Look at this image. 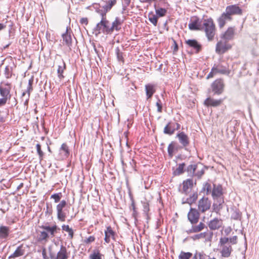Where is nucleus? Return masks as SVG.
<instances>
[{
    "label": "nucleus",
    "instance_id": "f257e3e1",
    "mask_svg": "<svg viewBox=\"0 0 259 259\" xmlns=\"http://www.w3.org/2000/svg\"><path fill=\"white\" fill-rule=\"evenodd\" d=\"M59 243L55 242V245H50L49 247V252L50 257L51 259H68V252H67L66 247L63 244L60 246V249L57 253L55 252V248L58 246Z\"/></svg>",
    "mask_w": 259,
    "mask_h": 259
},
{
    "label": "nucleus",
    "instance_id": "f03ea898",
    "mask_svg": "<svg viewBox=\"0 0 259 259\" xmlns=\"http://www.w3.org/2000/svg\"><path fill=\"white\" fill-rule=\"evenodd\" d=\"M208 40L213 39L215 34L216 28L213 20L211 18L204 19L201 27Z\"/></svg>",
    "mask_w": 259,
    "mask_h": 259
},
{
    "label": "nucleus",
    "instance_id": "7ed1b4c3",
    "mask_svg": "<svg viewBox=\"0 0 259 259\" xmlns=\"http://www.w3.org/2000/svg\"><path fill=\"white\" fill-rule=\"evenodd\" d=\"M109 21L107 20H101L97 24L95 31L98 33L111 34L110 27L109 25Z\"/></svg>",
    "mask_w": 259,
    "mask_h": 259
},
{
    "label": "nucleus",
    "instance_id": "20e7f679",
    "mask_svg": "<svg viewBox=\"0 0 259 259\" xmlns=\"http://www.w3.org/2000/svg\"><path fill=\"white\" fill-rule=\"evenodd\" d=\"M225 84L223 80L218 79L214 80L211 85L212 91L214 95H220L223 93L224 90Z\"/></svg>",
    "mask_w": 259,
    "mask_h": 259
},
{
    "label": "nucleus",
    "instance_id": "39448f33",
    "mask_svg": "<svg viewBox=\"0 0 259 259\" xmlns=\"http://www.w3.org/2000/svg\"><path fill=\"white\" fill-rule=\"evenodd\" d=\"M235 33V27H229L224 33L221 34L220 37L224 41H229L234 39Z\"/></svg>",
    "mask_w": 259,
    "mask_h": 259
},
{
    "label": "nucleus",
    "instance_id": "423d86ee",
    "mask_svg": "<svg viewBox=\"0 0 259 259\" xmlns=\"http://www.w3.org/2000/svg\"><path fill=\"white\" fill-rule=\"evenodd\" d=\"M67 204L66 201L64 200L61 201V202L57 205L56 209L57 212V218L61 221L64 222L66 219V213L63 210V209L66 206Z\"/></svg>",
    "mask_w": 259,
    "mask_h": 259
},
{
    "label": "nucleus",
    "instance_id": "0eeeda50",
    "mask_svg": "<svg viewBox=\"0 0 259 259\" xmlns=\"http://www.w3.org/2000/svg\"><path fill=\"white\" fill-rule=\"evenodd\" d=\"M210 206L211 201L206 197H203L198 201V209L202 213L209 209Z\"/></svg>",
    "mask_w": 259,
    "mask_h": 259
},
{
    "label": "nucleus",
    "instance_id": "6e6552de",
    "mask_svg": "<svg viewBox=\"0 0 259 259\" xmlns=\"http://www.w3.org/2000/svg\"><path fill=\"white\" fill-rule=\"evenodd\" d=\"M225 12L231 17L233 15H241L242 10L238 5H232L228 6L226 8Z\"/></svg>",
    "mask_w": 259,
    "mask_h": 259
},
{
    "label": "nucleus",
    "instance_id": "1a4fd4ad",
    "mask_svg": "<svg viewBox=\"0 0 259 259\" xmlns=\"http://www.w3.org/2000/svg\"><path fill=\"white\" fill-rule=\"evenodd\" d=\"M227 42L222 39L218 42L216 45L215 52L218 54H222L231 49V46L228 44Z\"/></svg>",
    "mask_w": 259,
    "mask_h": 259
},
{
    "label": "nucleus",
    "instance_id": "9d476101",
    "mask_svg": "<svg viewBox=\"0 0 259 259\" xmlns=\"http://www.w3.org/2000/svg\"><path fill=\"white\" fill-rule=\"evenodd\" d=\"M233 18L230 16L225 11L217 19V21L220 29L223 28L227 22L231 21Z\"/></svg>",
    "mask_w": 259,
    "mask_h": 259
},
{
    "label": "nucleus",
    "instance_id": "9b49d317",
    "mask_svg": "<svg viewBox=\"0 0 259 259\" xmlns=\"http://www.w3.org/2000/svg\"><path fill=\"white\" fill-rule=\"evenodd\" d=\"M200 217L199 211L195 208H191L188 213V220L192 225L198 223Z\"/></svg>",
    "mask_w": 259,
    "mask_h": 259
},
{
    "label": "nucleus",
    "instance_id": "f8f14e48",
    "mask_svg": "<svg viewBox=\"0 0 259 259\" xmlns=\"http://www.w3.org/2000/svg\"><path fill=\"white\" fill-rule=\"evenodd\" d=\"M185 42L187 47L192 48L195 53H198L201 50V45L196 39H187Z\"/></svg>",
    "mask_w": 259,
    "mask_h": 259
},
{
    "label": "nucleus",
    "instance_id": "ddd939ff",
    "mask_svg": "<svg viewBox=\"0 0 259 259\" xmlns=\"http://www.w3.org/2000/svg\"><path fill=\"white\" fill-rule=\"evenodd\" d=\"M27 248V245L21 244L17 248L14 253L9 256V258H15L24 255Z\"/></svg>",
    "mask_w": 259,
    "mask_h": 259
},
{
    "label": "nucleus",
    "instance_id": "4468645a",
    "mask_svg": "<svg viewBox=\"0 0 259 259\" xmlns=\"http://www.w3.org/2000/svg\"><path fill=\"white\" fill-rule=\"evenodd\" d=\"M42 229L46 230L51 237H54L55 234L59 232L60 229L56 225L52 226L45 225L41 227Z\"/></svg>",
    "mask_w": 259,
    "mask_h": 259
},
{
    "label": "nucleus",
    "instance_id": "2eb2a0df",
    "mask_svg": "<svg viewBox=\"0 0 259 259\" xmlns=\"http://www.w3.org/2000/svg\"><path fill=\"white\" fill-rule=\"evenodd\" d=\"M123 22V20H121L119 17H116L112 23L110 27L111 34L114 31H118L121 29V26Z\"/></svg>",
    "mask_w": 259,
    "mask_h": 259
},
{
    "label": "nucleus",
    "instance_id": "dca6fc26",
    "mask_svg": "<svg viewBox=\"0 0 259 259\" xmlns=\"http://www.w3.org/2000/svg\"><path fill=\"white\" fill-rule=\"evenodd\" d=\"M5 87L0 86V94L2 97L10 99L11 97L10 91L11 89V84L9 82L5 84Z\"/></svg>",
    "mask_w": 259,
    "mask_h": 259
},
{
    "label": "nucleus",
    "instance_id": "f3484780",
    "mask_svg": "<svg viewBox=\"0 0 259 259\" xmlns=\"http://www.w3.org/2000/svg\"><path fill=\"white\" fill-rule=\"evenodd\" d=\"M208 225L210 230H218L220 229L223 225V221L221 219L214 218L209 221Z\"/></svg>",
    "mask_w": 259,
    "mask_h": 259
},
{
    "label": "nucleus",
    "instance_id": "a211bd4d",
    "mask_svg": "<svg viewBox=\"0 0 259 259\" xmlns=\"http://www.w3.org/2000/svg\"><path fill=\"white\" fill-rule=\"evenodd\" d=\"M212 236V232H203L194 235L192 237V238L194 240L204 238L206 241H210Z\"/></svg>",
    "mask_w": 259,
    "mask_h": 259
},
{
    "label": "nucleus",
    "instance_id": "6ab92c4d",
    "mask_svg": "<svg viewBox=\"0 0 259 259\" xmlns=\"http://www.w3.org/2000/svg\"><path fill=\"white\" fill-rule=\"evenodd\" d=\"M177 137L179 139L180 143L184 146L186 147L189 144V139L188 136L184 132H180Z\"/></svg>",
    "mask_w": 259,
    "mask_h": 259
},
{
    "label": "nucleus",
    "instance_id": "aec40b11",
    "mask_svg": "<svg viewBox=\"0 0 259 259\" xmlns=\"http://www.w3.org/2000/svg\"><path fill=\"white\" fill-rule=\"evenodd\" d=\"M10 233V228L6 226H0V240H6Z\"/></svg>",
    "mask_w": 259,
    "mask_h": 259
},
{
    "label": "nucleus",
    "instance_id": "412c9836",
    "mask_svg": "<svg viewBox=\"0 0 259 259\" xmlns=\"http://www.w3.org/2000/svg\"><path fill=\"white\" fill-rule=\"evenodd\" d=\"M221 247L220 253H221V256L227 258L230 257L233 251L231 245L228 244L227 246H221Z\"/></svg>",
    "mask_w": 259,
    "mask_h": 259
},
{
    "label": "nucleus",
    "instance_id": "4be33fe9",
    "mask_svg": "<svg viewBox=\"0 0 259 259\" xmlns=\"http://www.w3.org/2000/svg\"><path fill=\"white\" fill-rule=\"evenodd\" d=\"M222 102V99L215 100L209 97L204 101V104L207 106L217 107L220 105Z\"/></svg>",
    "mask_w": 259,
    "mask_h": 259
},
{
    "label": "nucleus",
    "instance_id": "5701e85b",
    "mask_svg": "<svg viewBox=\"0 0 259 259\" xmlns=\"http://www.w3.org/2000/svg\"><path fill=\"white\" fill-rule=\"evenodd\" d=\"M183 185L182 193L187 194L193 187V180L190 179H187L183 182Z\"/></svg>",
    "mask_w": 259,
    "mask_h": 259
},
{
    "label": "nucleus",
    "instance_id": "b1692460",
    "mask_svg": "<svg viewBox=\"0 0 259 259\" xmlns=\"http://www.w3.org/2000/svg\"><path fill=\"white\" fill-rule=\"evenodd\" d=\"M145 91L147 99L151 98L156 92V86L152 84H147L145 85Z\"/></svg>",
    "mask_w": 259,
    "mask_h": 259
},
{
    "label": "nucleus",
    "instance_id": "393cba45",
    "mask_svg": "<svg viewBox=\"0 0 259 259\" xmlns=\"http://www.w3.org/2000/svg\"><path fill=\"white\" fill-rule=\"evenodd\" d=\"M214 187L212 191V196L214 199L220 198L223 194L222 187L220 185L215 186L213 185Z\"/></svg>",
    "mask_w": 259,
    "mask_h": 259
},
{
    "label": "nucleus",
    "instance_id": "a878e982",
    "mask_svg": "<svg viewBox=\"0 0 259 259\" xmlns=\"http://www.w3.org/2000/svg\"><path fill=\"white\" fill-rule=\"evenodd\" d=\"M189 28L191 30H201V25L199 23L198 18H196L194 20H192L188 24Z\"/></svg>",
    "mask_w": 259,
    "mask_h": 259
},
{
    "label": "nucleus",
    "instance_id": "bb28decb",
    "mask_svg": "<svg viewBox=\"0 0 259 259\" xmlns=\"http://www.w3.org/2000/svg\"><path fill=\"white\" fill-rule=\"evenodd\" d=\"M205 226V224L202 222L199 223L198 225H193L191 228L187 231V233L190 234L199 232L204 228Z\"/></svg>",
    "mask_w": 259,
    "mask_h": 259
},
{
    "label": "nucleus",
    "instance_id": "cd10ccee",
    "mask_svg": "<svg viewBox=\"0 0 259 259\" xmlns=\"http://www.w3.org/2000/svg\"><path fill=\"white\" fill-rule=\"evenodd\" d=\"M176 131L175 124L170 122H168L167 124L164 127L163 133L165 134L172 135Z\"/></svg>",
    "mask_w": 259,
    "mask_h": 259
},
{
    "label": "nucleus",
    "instance_id": "c85d7f7f",
    "mask_svg": "<svg viewBox=\"0 0 259 259\" xmlns=\"http://www.w3.org/2000/svg\"><path fill=\"white\" fill-rule=\"evenodd\" d=\"M114 236V232L112 230L111 227L109 226L107 228L106 230L105 231V241L108 243L110 241V238L113 237Z\"/></svg>",
    "mask_w": 259,
    "mask_h": 259
},
{
    "label": "nucleus",
    "instance_id": "c756f323",
    "mask_svg": "<svg viewBox=\"0 0 259 259\" xmlns=\"http://www.w3.org/2000/svg\"><path fill=\"white\" fill-rule=\"evenodd\" d=\"M62 37L65 44L71 49L72 46V37L71 34L68 33L67 29L66 30V33L62 34Z\"/></svg>",
    "mask_w": 259,
    "mask_h": 259
},
{
    "label": "nucleus",
    "instance_id": "7c9ffc66",
    "mask_svg": "<svg viewBox=\"0 0 259 259\" xmlns=\"http://www.w3.org/2000/svg\"><path fill=\"white\" fill-rule=\"evenodd\" d=\"M60 154L62 155V156L65 158L68 157L70 154L68 146L66 144L63 143L60 149L59 150Z\"/></svg>",
    "mask_w": 259,
    "mask_h": 259
},
{
    "label": "nucleus",
    "instance_id": "2f4dec72",
    "mask_svg": "<svg viewBox=\"0 0 259 259\" xmlns=\"http://www.w3.org/2000/svg\"><path fill=\"white\" fill-rule=\"evenodd\" d=\"M116 0H109L105 2V4L102 6V8L105 10L106 12H109L116 4Z\"/></svg>",
    "mask_w": 259,
    "mask_h": 259
},
{
    "label": "nucleus",
    "instance_id": "473e14b6",
    "mask_svg": "<svg viewBox=\"0 0 259 259\" xmlns=\"http://www.w3.org/2000/svg\"><path fill=\"white\" fill-rule=\"evenodd\" d=\"M154 7L155 10V13L158 17H163L164 16L167 12L166 9L162 8H157L156 5H154Z\"/></svg>",
    "mask_w": 259,
    "mask_h": 259
},
{
    "label": "nucleus",
    "instance_id": "72a5a7b5",
    "mask_svg": "<svg viewBox=\"0 0 259 259\" xmlns=\"http://www.w3.org/2000/svg\"><path fill=\"white\" fill-rule=\"evenodd\" d=\"M66 68V65L64 62H62V64L61 65H59L58 68L57 69V73H58V77L62 79L64 78V76L63 75V73L64 72V70Z\"/></svg>",
    "mask_w": 259,
    "mask_h": 259
},
{
    "label": "nucleus",
    "instance_id": "f704fd0d",
    "mask_svg": "<svg viewBox=\"0 0 259 259\" xmlns=\"http://www.w3.org/2000/svg\"><path fill=\"white\" fill-rule=\"evenodd\" d=\"M197 193H194L192 195H191L189 198H187L185 201H183V203H188L189 204H191L195 202V201L197 199Z\"/></svg>",
    "mask_w": 259,
    "mask_h": 259
},
{
    "label": "nucleus",
    "instance_id": "c9c22d12",
    "mask_svg": "<svg viewBox=\"0 0 259 259\" xmlns=\"http://www.w3.org/2000/svg\"><path fill=\"white\" fill-rule=\"evenodd\" d=\"M148 19L151 23H152L155 26H157L158 21V16L151 12L148 14Z\"/></svg>",
    "mask_w": 259,
    "mask_h": 259
},
{
    "label": "nucleus",
    "instance_id": "e433bc0d",
    "mask_svg": "<svg viewBox=\"0 0 259 259\" xmlns=\"http://www.w3.org/2000/svg\"><path fill=\"white\" fill-rule=\"evenodd\" d=\"M62 229L63 231H65L68 233L69 237L72 239L73 237L74 232L72 228H70L68 225H63L62 226Z\"/></svg>",
    "mask_w": 259,
    "mask_h": 259
},
{
    "label": "nucleus",
    "instance_id": "4c0bfd02",
    "mask_svg": "<svg viewBox=\"0 0 259 259\" xmlns=\"http://www.w3.org/2000/svg\"><path fill=\"white\" fill-rule=\"evenodd\" d=\"M214 72L215 74H226L228 73V70L225 67H222L221 66L218 65L216 67L214 66Z\"/></svg>",
    "mask_w": 259,
    "mask_h": 259
},
{
    "label": "nucleus",
    "instance_id": "58836bf2",
    "mask_svg": "<svg viewBox=\"0 0 259 259\" xmlns=\"http://www.w3.org/2000/svg\"><path fill=\"white\" fill-rule=\"evenodd\" d=\"M192 256V253L189 252H184L182 251L179 255V259H190Z\"/></svg>",
    "mask_w": 259,
    "mask_h": 259
},
{
    "label": "nucleus",
    "instance_id": "ea45409f",
    "mask_svg": "<svg viewBox=\"0 0 259 259\" xmlns=\"http://www.w3.org/2000/svg\"><path fill=\"white\" fill-rule=\"evenodd\" d=\"M197 165L195 164H191L187 167V171L190 176H194L196 174V170Z\"/></svg>",
    "mask_w": 259,
    "mask_h": 259
},
{
    "label": "nucleus",
    "instance_id": "a19ab883",
    "mask_svg": "<svg viewBox=\"0 0 259 259\" xmlns=\"http://www.w3.org/2000/svg\"><path fill=\"white\" fill-rule=\"evenodd\" d=\"M50 237V235L47 232L46 230H44L40 232L39 239L41 241H47Z\"/></svg>",
    "mask_w": 259,
    "mask_h": 259
},
{
    "label": "nucleus",
    "instance_id": "79ce46f5",
    "mask_svg": "<svg viewBox=\"0 0 259 259\" xmlns=\"http://www.w3.org/2000/svg\"><path fill=\"white\" fill-rule=\"evenodd\" d=\"M185 164L184 163L180 164L174 172L175 175H179L183 174L184 172V168L185 167Z\"/></svg>",
    "mask_w": 259,
    "mask_h": 259
},
{
    "label": "nucleus",
    "instance_id": "37998d69",
    "mask_svg": "<svg viewBox=\"0 0 259 259\" xmlns=\"http://www.w3.org/2000/svg\"><path fill=\"white\" fill-rule=\"evenodd\" d=\"M12 67L7 66L5 67L4 74L7 78H10L12 76Z\"/></svg>",
    "mask_w": 259,
    "mask_h": 259
},
{
    "label": "nucleus",
    "instance_id": "c03bdc74",
    "mask_svg": "<svg viewBox=\"0 0 259 259\" xmlns=\"http://www.w3.org/2000/svg\"><path fill=\"white\" fill-rule=\"evenodd\" d=\"M102 254L98 251H94L90 255V259H102Z\"/></svg>",
    "mask_w": 259,
    "mask_h": 259
},
{
    "label": "nucleus",
    "instance_id": "a18cd8bd",
    "mask_svg": "<svg viewBox=\"0 0 259 259\" xmlns=\"http://www.w3.org/2000/svg\"><path fill=\"white\" fill-rule=\"evenodd\" d=\"M175 149V145L173 142H171L168 146L167 152L169 156L172 157L174 155V152Z\"/></svg>",
    "mask_w": 259,
    "mask_h": 259
},
{
    "label": "nucleus",
    "instance_id": "49530a36",
    "mask_svg": "<svg viewBox=\"0 0 259 259\" xmlns=\"http://www.w3.org/2000/svg\"><path fill=\"white\" fill-rule=\"evenodd\" d=\"M229 242V238L227 237H221L220 239L219 244L220 246H227V243Z\"/></svg>",
    "mask_w": 259,
    "mask_h": 259
},
{
    "label": "nucleus",
    "instance_id": "de8ad7c7",
    "mask_svg": "<svg viewBox=\"0 0 259 259\" xmlns=\"http://www.w3.org/2000/svg\"><path fill=\"white\" fill-rule=\"evenodd\" d=\"M211 185L208 183H206L203 187V190L208 195L211 192Z\"/></svg>",
    "mask_w": 259,
    "mask_h": 259
},
{
    "label": "nucleus",
    "instance_id": "09e8293b",
    "mask_svg": "<svg viewBox=\"0 0 259 259\" xmlns=\"http://www.w3.org/2000/svg\"><path fill=\"white\" fill-rule=\"evenodd\" d=\"M62 195L61 193H56L54 194L51 196V198L54 199V201L56 203H57L60 201Z\"/></svg>",
    "mask_w": 259,
    "mask_h": 259
},
{
    "label": "nucleus",
    "instance_id": "8fccbe9b",
    "mask_svg": "<svg viewBox=\"0 0 259 259\" xmlns=\"http://www.w3.org/2000/svg\"><path fill=\"white\" fill-rule=\"evenodd\" d=\"M116 54L117 56V58L119 61H121L123 62V58L122 56V53L121 52L118 48H117L116 50Z\"/></svg>",
    "mask_w": 259,
    "mask_h": 259
},
{
    "label": "nucleus",
    "instance_id": "3c124183",
    "mask_svg": "<svg viewBox=\"0 0 259 259\" xmlns=\"http://www.w3.org/2000/svg\"><path fill=\"white\" fill-rule=\"evenodd\" d=\"M156 105L157 107V112L161 113L162 112V103L160 99H158L156 103Z\"/></svg>",
    "mask_w": 259,
    "mask_h": 259
},
{
    "label": "nucleus",
    "instance_id": "603ef678",
    "mask_svg": "<svg viewBox=\"0 0 259 259\" xmlns=\"http://www.w3.org/2000/svg\"><path fill=\"white\" fill-rule=\"evenodd\" d=\"M95 240V237H94L93 236H91L84 240V243L86 244H89L94 242Z\"/></svg>",
    "mask_w": 259,
    "mask_h": 259
},
{
    "label": "nucleus",
    "instance_id": "864d4df0",
    "mask_svg": "<svg viewBox=\"0 0 259 259\" xmlns=\"http://www.w3.org/2000/svg\"><path fill=\"white\" fill-rule=\"evenodd\" d=\"M229 242L232 244H236L237 243V237L234 236L232 237L229 238Z\"/></svg>",
    "mask_w": 259,
    "mask_h": 259
},
{
    "label": "nucleus",
    "instance_id": "5fc2aeb1",
    "mask_svg": "<svg viewBox=\"0 0 259 259\" xmlns=\"http://www.w3.org/2000/svg\"><path fill=\"white\" fill-rule=\"evenodd\" d=\"M36 147L37 152L39 157H42L43 155H44V153H43V152L41 150V146H40V145L39 144H37L36 145Z\"/></svg>",
    "mask_w": 259,
    "mask_h": 259
},
{
    "label": "nucleus",
    "instance_id": "6e6d98bb",
    "mask_svg": "<svg viewBox=\"0 0 259 259\" xmlns=\"http://www.w3.org/2000/svg\"><path fill=\"white\" fill-rule=\"evenodd\" d=\"M101 13L99 14L101 17V20H107L106 17V14L108 12H106L104 9H103L102 12H100Z\"/></svg>",
    "mask_w": 259,
    "mask_h": 259
},
{
    "label": "nucleus",
    "instance_id": "4d7b16f0",
    "mask_svg": "<svg viewBox=\"0 0 259 259\" xmlns=\"http://www.w3.org/2000/svg\"><path fill=\"white\" fill-rule=\"evenodd\" d=\"M215 74V72H214V66H213L211 70V71L209 72V73L207 75V77H206V78L207 79H209L210 78H211Z\"/></svg>",
    "mask_w": 259,
    "mask_h": 259
},
{
    "label": "nucleus",
    "instance_id": "13d9d810",
    "mask_svg": "<svg viewBox=\"0 0 259 259\" xmlns=\"http://www.w3.org/2000/svg\"><path fill=\"white\" fill-rule=\"evenodd\" d=\"M143 206L144 211L145 212H147L149 210V203L148 202H145L143 203Z\"/></svg>",
    "mask_w": 259,
    "mask_h": 259
},
{
    "label": "nucleus",
    "instance_id": "bf43d9fd",
    "mask_svg": "<svg viewBox=\"0 0 259 259\" xmlns=\"http://www.w3.org/2000/svg\"><path fill=\"white\" fill-rule=\"evenodd\" d=\"M204 170L203 168H201L200 171H197L195 176H197L198 178H200L201 176L204 174Z\"/></svg>",
    "mask_w": 259,
    "mask_h": 259
},
{
    "label": "nucleus",
    "instance_id": "052dcab7",
    "mask_svg": "<svg viewBox=\"0 0 259 259\" xmlns=\"http://www.w3.org/2000/svg\"><path fill=\"white\" fill-rule=\"evenodd\" d=\"M8 99L5 97L0 99V107L4 106L6 104Z\"/></svg>",
    "mask_w": 259,
    "mask_h": 259
},
{
    "label": "nucleus",
    "instance_id": "680f3d73",
    "mask_svg": "<svg viewBox=\"0 0 259 259\" xmlns=\"http://www.w3.org/2000/svg\"><path fill=\"white\" fill-rule=\"evenodd\" d=\"M197 254L198 255V259H206L207 256L201 252H197Z\"/></svg>",
    "mask_w": 259,
    "mask_h": 259
},
{
    "label": "nucleus",
    "instance_id": "e2e57ef3",
    "mask_svg": "<svg viewBox=\"0 0 259 259\" xmlns=\"http://www.w3.org/2000/svg\"><path fill=\"white\" fill-rule=\"evenodd\" d=\"M80 23L82 24L87 25L88 24V19L87 18H82L80 20Z\"/></svg>",
    "mask_w": 259,
    "mask_h": 259
},
{
    "label": "nucleus",
    "instance_id": "0e129e2a",
    "mask_svg": "<svg viewBox=\"0 0 259 259\" xmlns=\"http://www.w3.org/2000/svg\"><path fill=\"white\" fill-rule=\"evenodd\" d=\"M32 82L31 81V80H29V85H28V89H27L28 94V97H29V96H30V91H32Z\"/></svg>",
    "mask_w": 259,
    "mask_h": 259
},
{
    "label": "nucleus",
    "instance_id": "69168bd1",
    "mask_svg": "<svg viewBox=\"0 0 259 259\" xmlns=\"http://www.w3.org/2000/svg\"><path fill=\"white\" fill-rule=\"evenodd\" d=\"M42 255L44 259H49V257L47 255L46 250L45 248H44L42 251Z\"/></svg>",
    "mask_w": 259,
    "mask_h": 259
},
{
    "label": "nucleus",
    "instance_id": "338daca9",
    "mask_svg": "<svg viewBox=\"0 0 259 259\" xmlns=\"http://www.w3.org/2000/svg\"><path fill=\"white\" fill-rule=\"evenodd\" d=\"M123 3L124 6L126 7L130 5L131 0H123Z\"/></svg>",
    "mask_w": 259,
    "mask_h": 259
},
{
    "label": "nucleus",
    "instance_id": "774afa93",
    "mask_svg": "<svg viewBox=\"0 0 259 259\" xmlns=\"http://www.w3.org/2000/svg\"><path fill=\"white\" fill-rule=\"evenodd\" d=\"M5 122V118L4 116H2L0 115V125L1 124Z\"/></svg>",
    "mask_w": 259,
    "mask_h": 259
}]
</instances>
